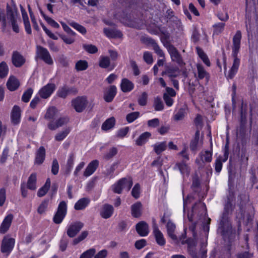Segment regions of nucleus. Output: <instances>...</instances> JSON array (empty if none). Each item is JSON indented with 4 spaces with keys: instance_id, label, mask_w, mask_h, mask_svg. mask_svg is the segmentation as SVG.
<instances>
[{
    "instance_id": "774afa93",
    "label": "nucleus",
    "mask_w": 258,
    "mask_h": 258,
    "mask_svg": "<svg viewBox=\"0 0 258 258\" xmlns=\"http://www.w3.org/2000/svg\"><path fill=\"white\" fill-rule=\"evenodd\" d=\"M147 244V241L144 239H141L137 240L135 244L136 248L138 249H141L145 247Z\"/></svg>"
},
{
    "instance_id": "f3484780",
    "label": "nucleus",
    "mask_w": 258,
    "mask_h": 258,
    "mask_svg": "<svg viewBox=\"0 0 258 258\" xmlns=\"http://www.w3.org/2000/svg\"><path fill=\"white\" fill-rule=\"evenodd\" d=\"M99 166V161L97 160H94L91 161L87 166L83 172L85 177H89L93 174Z\"/></svg>"
},
{
    "instance_id": "4d7b16f0",
    "label": "nucleus",
    "mask_w": 258,
    "mask_h": 258,
    "mask_svg": "<svg viewBox=\"0 0 258 258\" xmlns=\"http://www.w3.org/2000/svg\"><path fill=\"white\" fill-rule=\"evenodd\" d=\"M83 48L89 53H95L98 51L96 46L92 44H84Z\"/></svg>"
},
{
    "instance_id": "680f3d73",
    "label": "nucleus",
    "mask_w": 258,
    "mask_h": 258,
    "mask_svg": "<svg viewBox=\"0 0 258 258\" xmlns=\"http://www.w3.org/2000/svg\"><path fill=\"white\" fill-rule=\"evenodd\" d=\"M148 98V94L144 92L139 97L138 103L141 106H145L147 104V101Z\"/></svg>"
},
{
    "instance_id": "a878e982",
    "label": "nucleus",
    "mask_w": 258,
    "mask_h": 258,
    "mask_svg": "<svg viewBox=\"0 0 258 258\" xmlns=\"http://www.w3.org/2000/svg\"><path fill=\"white\" fill-rule=\"evenodd\" d=\"M247 122L246 113L243 110V103L241 105L240 110V128L239 132L240 133L245 132L246 124Z\"/></svg>"
},
{
    "instance_id": "9d476101",
    "label": "nucleus",
    "mask_w": 258,
    "mask_h": 258,
    "mask_svg": "<svg viewBox=\"0 0 258 258\" xmlns=\"http://www.w3.org/2000/svg\"><path fill=\"white\" fill-rule=\"evenodd\" d=\"M37 53L38 56L41 58L45 63L48 64H52L53 60L48 50L41 46H38Z\"/></svg>"
},
{
    "instance_id": "6e6d98bb",
    "label": "nucleus",
    "mask_w": 258,
    "mask_h": 258,
    "mask_svg": "<svg viewBox=\"0 0 258 258\" xmlns=\"http://www.w3.org/2000/svg\"><path fill=\"white\" fill-rule=\"evenodd\" d=\"M253 254L249 251L238 252L235 254V258H252Z\"/></svg>"
},
{
    "instance_id": "79ce46f5",
    "label": "nucleus",
    "mask_w": 258,
    "mask_h": 258,
    "mask_svg": "<svg viewBox=\"0 0 258 258\" xmlns=\"http://www.w3.org/2000/svg\"><path fill=\"white\" fill-rule=\"evenodd\" d=\"M50 186V180L49 178H48L46 180V181L45 184L41 187L38 191L37 196L39 197H41L44 196L46 192L48 191Z\"/></svg>"
},
{
    "instance_id": "864d4df0",
    "label": "nucleus",
    "mask_w": 258,
    "mask_h": 258,
    "mask_svg": "<svg viewBox=\"0 0 258 258\" xmlns=\"http://www.w3.org/2000/svg\"><path fill=\"white\" fill-rule=\"evenodd\" d=\"M57 113V110L55 107H52L48 109L45 115V118L47 119H51L54 118Z\"/></svg>"
},
{
    "instance_id": "423d86ee",
    "label": "nucleus",
    "mask_w": 258,
    "mask_h": 258,
    "mask_svg": "<svg viewBox=\"0 0 258 258\" xmlns=\"http://www.w3.org/2000/svg\"><path fill=\"white\" fill-rule=\"evenodd\" d=\"M166 49L172 62L176 63L180 67H182L185 64L181 54L174 45L167 48Z\"/></svg>"
},
{
    "instance_id": "0eeeda50",
    "label": "nucleus",
    "mask_w": 258,
    "mask_h": 258,
    "mask_svg": "<svg viewBox=\"0 0 258 258\" xmlns=\"http://www.w3.org/2000/svg\"><path fill=\"white\" fill-rule=\"evenodd\" d=\"M180 72L179 67L169 63L165 66L164 71H162V76L166 75L170 79L174 78L179 76Z\"/></svg>"
},
{
    "instance_id": "ddd939ff",
    "label": "nucleus",
    "mask_w": 258,
    "mask_h": 258,
    "mask_svg": "<svg viewBox=\"0 0 258 258\" xmlns=\"http://www.w3.org/2000/svg\"><path fill=\"white\" fill-rule=\"evenodd\" d=\"M83 226L81 222H76L68 226L67 234L70 237H74L80 231Z\"/></svg>"
},
{
    "instance_id": "1a4fd4ad",
    "label": "nucleus",
    "mask_w": 258,
    "mask_h": 258,
    "mask_svg": "<svg viewBox=\"0 0 258 258\" xmlns=\"http://www.w3.org/2000/svg\"><path fill=\"white\" fill-rule=\"evenodd\" d=\"M72 105L78 112H82L87 104V100L86 97H78L72 101Z\"/></svg>"
},
{
    "instance_id": "4c0bfd02",
    "label": "nucleus",
    "mask_w": 258,
    "mask_h": 258,
    "mask_svg": "<svg viewBox=\"0 0 258 258\" xmlns=\"http://www.w3.org/2000/svg\"><path fill=\"white\" fill-rule=\"evenodd\" d=\"M162 87L165 88V91L163 95H167L168 96L175 98L177 95L176 91L172 88L167 87L166 83L162 79Z\"/></svg>"
},
{
    "instance_id": "9b49d317",
    "label": "nucleus",
    "mask_w": 258,
    "mask_h": 258,
    "mask_svg": "<svg viewBox=\"0 0 258 258\" xmlns=\"http://www.w3.org/2000/svg\"><path fill=\"white\" fill-rule=\"evenodd\" d=\"M13 218L14 216L12 214H7L0 225V233L5 234L9 230Z\"/></svg>"
},
{
    "instance_id": "338daca9",
    "label": "nucleus",
    "mask_w": 258,
    "mask_h": 258,
    "mask_svg": "<svg viewBox=\"0 0 258 258\" xmlns=\"http://www.w3.org/2000/svg\"><path fill=\"white\" fill-rule=\"evenodd\" d=\"M211 219L210 218H208L207 220L203 223V229L205 233L207 235H208L210 230V225L211 223Z\"/></svg>"
},
{
    "instance_id": "6ab92c4d",
    "label": "nucleus",
    "mask_w": 258,
    "mask_h": 258,
    "mask_svg": "<svg viewBox=\"0 0 258 258\" xmlns=\"http://www.w3.org/2000/svg\"><path fill=\"white\" fill-rule=\"evenodd\" d=\"M113 211L114 209L112 206L109 204H105L101 208L100 215L104 219L109 218L112 215Z\"/></svg>"
},
{
    "instance_id": "58836bf2",
    "label": "nucleus",
    "mask_w": 258,
    "mask_h": 258,
    "mask_svg": "<svg viewBox=\"0 0 258 258\" xmlns=\"http://www.w3.org/2000/svg\"><path fill=\"white\" fill-rule=\"evenodd\" d=\"M225 26V23L222 22H218L214 24L212 26L213 35H218L221 34L224 30Z\"/></svg>"
},
{
    "instance_id": "2eb2a0df",
    "label": "nucleus",
    "mask_w": 258,
    "mask_h": 258,
    "mask_svg": "<svg viewBox=\"0 0 258 258\" xmlns=\"http://www.w3.org/2000/svg\"><path fill=\"white\" fill-rule=\"evenodd\" d=\"M196 68L197 70V78L199 80H203L205 78L206 81L208 82L210 78V74L206 70L204 66L201 63H197L196 64Z\"/></svg>"
},
{
    "instance_id": "bb28decb",
    "label": "nucleus",
    "mask_w": 258,
    "mask_h": 258,
    "mask_svg": "<svg viewBox=\"0 0 258 258\" xmlns=\"http://www.w3.org/2000/svg\"><path fill=\"white\" fill-rule=\"evenodd\" d=\"M45 156V150L43 147H40L36 153V157L35 163L36 164H41L44 159Z\"/></svg>"
},
{
    "instance_id": "72a5a7b5",
    "label": "nucleus",
    "mask_w": 258,
    "mask_h": 258,
    "mask_svg": "<svg viewBox=\"0 0 258 258\" xmlns=\"http://www.w3.org/2000/svg\"><path fill=\"white\" fill-rule=\"evenodd\" d=\"M104 33L109 38H120L122 36L120 31L114 29L104 28Z\"/></svg>"
},
{
    "instance_id": "c85d7f7f",
    "label": "nucleus",
    "mask_w": 258,
    "mask_h": 258,
    "mask_svg": "<svg viewBox=\"0 0 258 258\" xmlns=\"http://www.w3.org/2000/svg\"><path fill=\"white\" fill-rule=\"evenodd\" d=\"M212 151L206 150L204 152H201L199 156L203 163L205 162L210 163L212 160Z\"/></svg>"
},
{
    "instance_id": "cd10ccee",
    "label": "nucleus",
    "mask_w": 258,
    "mask_h": 258,
    "mask_svg": "<svg viewBox=\"0 0 258 258\" xmlns=\"http://www.w3.org/2000/svg\"><path fill=\"white\" fill-rule=\"evenodd\" d=\"M68 119L66 117H62L58 119L55 123L51 122L48 124V128L51 130H55L57 128L60 127L67 123Z\"/></svg>"
},
{
    "instance_id": "4be33fe9",
    "label": "nucleus",
    "mask_w": 258,
    "mask_h": 258,
    "mask_svg": "<svg viewBox=\"0 0 258 258\" xmlns=\"http://www.w3.org/2000/svg\"><path fill=\"white\" fill-rule=\"evenodd\" d=\"M166 229L168 236L173 240H177V236L174 233L176 229L175 224L169 220L166 224Z\"/></svg>"
},
{
    "instance_id": "37998d69",
    "label": "nucleus",
    "mask_w": 258,
    "mask_h": 258,
    "mask_svg": "<svg viewBox=\"0 0 258 258\" xmlns=\"http://www.w3.org/2000/svg\"><path fill=\"white\" fill-rule=\"evenodd\" d=\"M71 131L70 127L64 128L62 131L58 133L55 136V140L57 141H61L63 140L68 135Z\"/></svg>"
},
{
    "instance_id": "39448f33",
    "label": "nucleus",
    "mask_w": 258,
    "mask_h": 258,
    "mask_svg": "<svg viewBox=\"0 0 258 258\" xmlns=\"http://www.w3.org/2000/svg\"><path fill=\"white\" fill-rule=\"evenodd\" d=\"M15 243V240L14 238L10 237L9 235L5 236L2 242L1 252L7 255H9L14 248Z\"/></svg>"
},
{
    "instance_id": "e433bc0d",
    "label": "nucleus",
    "mask_w": 258,
    "mask_h": 258,
    "mask_svg": "<svg viewBox=\"0 0 258 258\" xmlns=\"http://www.w3.org/2000/svg\"><path fill=\"white\" fill-rule=\"evenodd\" d=\"M36 174L33 173L29 176L27 183V187L30 190H34L36 189Z\"/></svg>"
},
{
    "instance_id": "393cba45",
    "label": "nucleus",
    "mask_w": 258,
    "mask_h": 258,
    "mask_svg": "<svg viewBox=\"0 0 258 258\" xmlns=\"http://www.w3.org/2000/svg\"><path fill=\"white\" fill-rule=\"evenodd\" d=\"M21 11L22 13V18L24 22V24L25 26V28L26 32L28 34H31V26L30 24L29 21V18L28 16V15L27 14V12L24 9V8L21 6H20Z\"/></svg>"
},
{
    "instance_id": "bf43d9fd",
    "label": "nucleus",
    "mask_w": 258,
    "mask_h": 258,
    "mask_svg": "<svg viewBox=\"0 0 258 258\" xmlns=\"http://www.w3.org/2000/svg\"><path fill=\"white\" fill-rule=\"evenodd\" d=\"M88 235V232L86 231H83L81 234L77 238H75L73 241V244L74 245H76L82 240H83L85 238L87 237Z\"/></svg>"
},
{
    "instance_id": "e2e57ef3",
    "label": "nucleus",
    "mask_w": 258,
    "mask_h": 258,
    "mask_svg": "<svg viewBox=\"0 0 258 258\" xmlns=\"http://www.w3.org/2000/svg\"><path fill=\"white\" fill-rule=\"evenodd\" d=\"M162 98L168 107H171L173 105L174 100V98L167 96V95H164L163 94Z\"/></svg>"
},
{
    "instance_id": "5701e85b",
    "label": "nucleus",
    "mask_w": 258,
    "mask_h": 258,
    "mask_svg": "<svg viewBox=\"0 0 258 258\" xmlns=\"http://www.w3.org/2000/svg\"><path fill=\"white\" fill-rule=\"evenodd\" d=\"M12 122L14 124L19 123L21 119L20 108L18 106H14L11 113Z\"/></svg>"
},
{
    "instance_id": "4468645a",
    "label": "nucleus",
    "mask_w": 258,
    "mask_h": 258,
    "mask_svg": "<svg viewBox=\"0 0 258 258\" xmlns=\"http://www.w3.org/2000/svg\"><path fill=\"white\" fill-rule=\"evenodd\" d=\"M77 92V89L75 87H69L67 86H62L59 88L57 92V95L61 98H66L67 96Z\"/></svg>"
},
{
    "instance_id": "dca6fc26",
    "label": "nucleus",
    "mask_w": 258,
    "mask_h": 258,
    "mask_svg": "<svg viewBox=\"0 0 258 258\" xmlns=\"http://www.w3.org/2000/svg\"><path fill=\"white\" fill-rule=\"evenodd\" d=\"M117 88L115 86H110L106 88L104 93V99L107 102L112 101L116 94Z\"/></svg>"
},
{
    "instance_id": "f03ea898",
    "label": "nucleus",
    "mask_w": 258,
    "mask_h": 258,
    "mask_svg": "<svg viewBox=\"0 0 258 258\" xmlns=\"http://www.w3.org/2000/svg\"><path fill=\"white\" fill-rule=\"evenodd\" d=\"M18 21H20L18 12L15 7L8 6L6 15L4 11L0 10V22L4 28L11 24L13 30L16 33H18L19 32Z\"/></svg>"
},
{
    "instance_id": "3c124183",
    "label": "nucleus",
    "mask_w": 258,
    "mask_h": 258,
    "mask_svg": "<svg viewBox=\"0 0 258 258\" xmlns=\"http://www.w3.org/2000/svg\"><path fill=\"white\" fill-rule=\"evenodd\" d=\"M48 200H45L41 202L37 209V212L39 214H42L45 212L48 206Z\"/></svg>"
},
{
    "instance_id": "f704fd0d",
    "label": "nucleus",
    "mask_w": 258,
    "mask_h": 258,
    "mask_svg": "<svg viewBox=\"0 0 258 258\" xmlns=\"http://www.w3.org/2000/svg\"><path fill=\"white\" fill-rule=\"evenodd\" d=\"M152 223L153 228V234L155 236V238L157 243L159 245H161V233L158 228L157 225L156 223V221L154 219H153Z\"/></svg>"
},
{
    "instance_id": "0e129e2a",
    "label": "nucleus",
    "mask_w": 258,
    "mask_h": 258,
    "mask_svg": "<svg viewBox=\"0 0 258 258\" xmlns=\"http://www.w3.org/2000/svg\"><path fill=\"white\" fill-rule=\"evenodd\" d=\"M140 113L139 112H134L128 114L126 115V118L127 121L129 122H133L139 116Z\"/></svg>"
},
{
    "instance_id": "20e7f679",
    "label": "nucleus",
    "mask_w": 258,
    "mask_h": 258,
    "mask_svg": "<svg viewBox=\"0 0 258 258\" xmlns=\"http://www.w3.org/2000/svg\"><path fill=\"white\" fill-rule=\"evenodd\" d=\"M133 185L131 178H122L112 186V190L117 194H120L122 190L128 191Z\"/></svg>"
},
{
    "instance_id": "09e8293b",
    "label": "nucleus",
    "mask_w": 258,
    "mask_h": 258,
    "mask_svg": "<svg viewBox=\"0 0 258 258\" xmlns=\"http://www.w3.org/2000/svg\"><path fill=\"white\" fill-rule=\"evenodd\" d=\"M88 66V62L87 61L80 60L76 62L75 68L77 71H81L86 70Z\"/></svg>"
},
{
    "instance_id": "a18cd8bd",
    "label": "nucleus",
    "mask_w": 258,
    "mask_h": 258,
    "mask_svg": "<svg viewBox=\"0 0 258 258\" xmlns=\"http://www.w3.org/2000/svg\"><path fill=\"white\" fill-rule=\"evenodd\" d=\"M223 162L222 160L221 156H219V157H218L215 161L214 166L215 168V172L218 174H219L222 170L223 167Z\"/></svg>"
},
{
    "instance_id": "6e6552de",
    "label": "nucleus",
    "mask_w": 258,
    "mask_h": 258,
    "mask_svg": "<svg viewBox=\"0 0 258 258\" xmlns=\"http://www.w3.org/2000/svg\"><path fill=\"white\" fill-rule=\"evenodd\" d=\"M67 210V206L65 202H61L58 207L57 211L53 217V221L56 224L60 223L64 219Z\"/></svg>"
},
{
    "instance_id": "a19ab883",
    "label": "nucleus",
    "mask_w": 258,
    "mask_h": 258,
    "mask_svg": "<svg viewBox=\"0 0 258 258\" xmlns=\"http://www.w3.org/2000/svg\"><path fill=\"white\" fill-rule=\"evenodd\" d=\"M200 38V33L198 27L196 25L192 26L191 40L194 43H197Z\"/></svg>"
},
{
    "instance_id": "7c9ffc66",
    "label": "nucleus",
    "mask_w": 258,
    "mask_h": 258,
    "mask_svg": "<svg viewBox=\"0 0 258 258\" xmlns=\"http://www.w3.org/2000/svg\"><path fill=\"white\" fill-rule=\"evenodd\" d=\"M7 87L10 91L16 90L20 85L19 81L14 77H10L7 83Z\"/></svg>"
},
{
    "instance_id": "c03bdc74",
    "label": "nucleus",
    "mask_w": 258,
    "mask_h": 258,
    "mask_svg": "<svg viewBox=\"0 0 258 258\" xmlns=\"http://www.w3.org/2000/svg\"><path fill=\"white\" fill-rule=\"evenodd\" d=\"M115 124V119L111 117L107 119L102 124V129L104 131H107L112 128Z\"/></svg>"
},
{
    "instance_id": "052dcab7",
    "label": "nucleus",
    "mask_w": 258,
    "mask_h": 258,
    "mask_svg": "<svg viewBox=\"0 0 258 258\" xmlns=\"http://www.w3.org/2000/svg\"><path fill=\"white\" fill-rule=\"evenodd\" d=\"M96 250L94 248L89 249L84 252L80 258H91L95 253Z\"/></svg>"
},
{
    "instance_id": "473e14b6",
    "label": "nucleus",
    "mask_w": 258,
    "mask_h": 258,
    "mask_svg": "<svg viewBox=\"0 0 258 258\" xmlns=\"http://www.w3.org/2000/svg\"><path fill=\"white\" fill-rule=\"evenodd\" d=\"M187 109L185 107L180 108L173 116V119L175 121H180L184 119L187 114Z\"/></svg>"
},
{
    "instance_id": "de8ad7c7",
    "label": "nucleus",
    "mask_w": 258,
    "mask_h": 258,
    "mask_svg": "<svg viewBox=\"0 0 258 258\" xmlns=\"http://www.w3.org/2000/svg\"><path fill=\"white\" fill-rule=\"evenodd\" d=\"M110 59L108 57L101 55L99 58V66L102 68H107L110 65Z\"/></svg>"
},
{
    "instance_id": "c9c22d12",
    "label": "nucleus",
    "mask_w": 258,
    "mask_h": 258,
    "mask_svg": "<svg viewBox=\"0 0 258 258\" xmlns=\"http://www.w3.org/2000/svg\"><path fill=\"white\" fill-rule=\"evenodd\" d=\"M90 203V200L88 198H84L80 199L75 205L74 208L76 210H81L84 209Z\"/></svg>"
},
{
    "instance_id": "2f4dec72",
    "label": "nucleus",
    "mask_w": 258,
    "mask_h": 258,
    "mask_svg": "<svg viewBox=\"0 0 258 258\" xmlns=\"http://www.w3.org/2000/svg\"><path fill=\"white\" fill-rule=\"evenodd\" d=\"M170 38V33L162 30V44L166 49L173 46L171 44Z\"/></svg>"
},
{
    "instance_id": "7ed1b4c3",
    "label": "nucleus",
    "mask_w": 258,
    "mask_h": 258,
    "mask_svg": "<svg viewBox=\"0 0 258 258\" xmlns=\"http://www.w3.org/2000/svg\"><path fill=\"white\" fill-rule=\"evenodd\" d=\"M242 39V33L240 30H237L232 38V54L233 58V61L231 68L238 70L240 59L238 57L241 46V41Z\"/></svg>"
},
{
    "instance_id": "69168bd1",
    "label": "nucleus",
    "mask_w": 258,
    "mask_h": 258,
    "mask_svg": "<svg viewBox=\"0 0 258 258\" xmlns=\"http://www.w3.org/2000/svg\"><path fill=\"white\" fill-rule=\"evenodd\" d=\"M216 16L219 20L224 22H227L229 18V15L227 12L223 13L222 12H219L216 14Z\"/></svg>"
},
{
    "instance_id": "5fc2aeb1",
    "label": "nucleus",
    "mask_w": 258,
    "mask_h": 258,
    "mask_svg": "<svg viewBox=\"0 0 258 258\" xmlns=\"http://www.w3.org/2000/svg\"><path fill=\"white\" fill-rule=\"evenodd\" d=\"M69 24L70 26H71L72 27H73L74 29H75L76 30L79 31L81 34H85L86 33V29L84 27L82 26V25H80L75 22H71L69 23Z\"/></svg>"
},
{
    "instance_id": "b1692460",
    "label": "nucleus",
    "mask_w": 258,
    "mask_h": 258,
    "mask_svg": "<svg viewBox=\"0 0 258 258\" xmlns=\"http://www.w3.org/2000/svg\"><path fill=\"white\" fill-rule=\"evenodd\" d=\"M134 88V84L128 79L124 78L122 79L120 83V88L123 92H129Z\"/></svg>"
},
{
    "instance_id": "aec40b11",
    "label": "nucleus",
    "mask_w": 258,
    "mask_h": 258,
    "mask_svg": "<svg viewBox=\"0 0 258 258\" xmlns=\"http://www.w3.org/2000/svg\"><path fill=\"white\" fill-rule=\"evenodd\" d=\"M197 53L198 56L202 60L203 62L208 67H210L211 63L207 54L204 52L202 48L197 46L196 48Z\"/></svg>"
},
{
    "instance_id": "ea45409f",
    "label": "nucleus",
    "mask_w": 258,
    "mask_h": 258,
    "mask_svg": "<svg viewBox=\"0 0 258 258\" xmlns=\"http://www.w3.org/2000/svg\"><path fill=\"white\" fill-rule=\"evenodd\" d=\"M142 204L136 203L132 206V214L135 217H139L141 215Z\"/></svg>"
},
{
    "instance_id": "13d9d810",
    "label": "nucleus",
    "mask_w": 258,
    "mask_h": 258,
    "mask_svg": "<svg viewBox=\"0 0 258 258\" xmlns=\"http://www.w3.org/2000/svg\"><path fill=\"white\" fill-rule=\"evenodd\" d=\"M33 92V90L32 88L28 89L23 94L22 100L25 102H28Z\"/></svg>"
},
{
    "instance_id": "603ef678",
    "label": "nucleus",
    "mask_w": 258,
    "mask_h": 258,
    "mask_svg": "<svg viewBox=\"0 0 258 258\" xmlns=\"http://www.w3.org/2000/svg\"><path fill=\"white\" fill-rule=\"evenodd\" d=\"M75 36L76 35L69 34V35H61L60 37L66 44H71L75 41Z\"/></svg>"
},
{
    "instance_id": "8fccbe9b",
    "label": "nucleus",
    "mask_w": 258,
    "mask_h": 258,
    "mask_svg": "<svg viewBox=\"0 0 258 258\" xmlns=\"http://www.w3.org/2000/svg\"><path fill=\"white\" fill-rule=\"evenodd\" d=\"M9 72V68L7 63L3 61L0 63V77L3 78L7 76Z\"/></svg>"
},
{
    "instance_id": "f8f14e48",
    "label": "nucleus",
    "mask_w": 258,
    "mask_h": 258,
    "mask_svg": "<svg viewBox=\"0 0 258 258\" xmlns=\"http://www.w3.org/2000/svg\"><path fill=\"white\" fill-rule=\"evenodd\" d=\"M55 89L54 84H48L39 90V94L41 98L46 99L52 94Z\"/></svg>"
},
{
    "instance_id": "49530a36",
    "label": "nucleus",
    "mask_w": 258,
    "mask_h": 258,
    "mask_svg": "<svg viewBox=\"0 0 258 258\" xmlns=\"http://www.w3.org/2000/svg\"><path fill=\"white\" fill-rule=\"evenodd\" d=\"M165 17L167 22H175L177 20V18L174 16V12L171 9L167 10Z\"/></svg>"
},
{
    "instance_id": "f257e3e1",
    "label": "nucleus",
    "mask_w": 258,
    "mask_h": 258,
    "mask_svg": "<svg viewBox=\"0 0 258 258\" xmlns=\"http://www.w3.org/2000/svg\"><path fill=\"white\" fill-rule=\"evenodd\" d=\"M232 211V204L230 201H228L224 205V210L220 217L217 229L224 239L230 238L232 235V225L229 217Z\"/></svg>"
},
{
    "instance_id": "412c9836",
    "label": "nucleus",
    "mask_w": 258,
    "mask_h": 258,
    "mask_svg": "<svg viewBox=\"0 0 258 258\" xmlns=\"http://www.w3.org/2000/svg\"><path fill=\"white\" fill-rule=\"evenodd\" d=\"M151 136V134L148 132L142 133L134 141L135 145L138 146L144 145L148 142Z\"/></svg>"
},
{
    "instance_id": "a211bd4d",
    "label": "nucleus",
    "mask_w": 258,
    "mask_h": 258,
    "mask_svg": "<svg viewBox=\"0 0 258 258\" xmlns=\"http://www.w3.org/2000/svg\"><path fill=\"white\" fill-rule=\"evenodd\" d=\"M136 230L141 236H146L149 233L148 225L144 221H141L137 224Z\"/></svg>"
},
{
    "instance_id": "c756f323",
    "label": "nucleus",
    "mask_w": 258,
    "mask_h": 258,
    "mask_svg": "<svg viewBox=\"0 0 258 258\" xmlns=\"http://www.w3.org/2000/svg\"><path fill=\"white\" fill-rule=\"evenodd\" d=\"M25 59L19 53L14 52L12 56V62L16 67H20L25 62Z\"/></svg>"
}]
</instances>
